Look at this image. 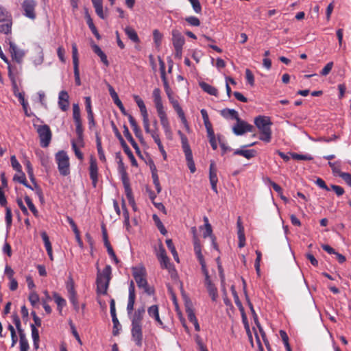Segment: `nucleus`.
I'll use <instances>...</instances> for the list:
<instances>
[{
	"label": "nucleus",
	"mask_w": 351,
	"mask_h": 351,
	"mask_svg": "<svg viewBox=\"0 0 351 351\" xmlns=\"http://www.w3.org/2000/svg\"><path fill=\"white\" fill-rule=\"evenodd\" d=\"M36 5L35 0H24L21 4L23 15L31 20H34L36 18Z\"/></svg>",
	"instance_id": "nucleus-6"
},
{
	"label": "nucleus",
	"mask_w": 351,
	"mask_h": 351,
	"mask_svg": "<svg viewBox=\"0 0 351 351\" xmlns=\"http://www.w3.org/2000/svg\"><path fill=\"white\" fill-rule=\"evenodd\" d=\"M40 138V144L42 147L49 146L51 140V131L49 125L44 124L40 125H34Z\"/></svg>",
	"instance_id": "nucleus-5"
},
{
	"label": "nucleus",
	"mask_w": 351,
	"mask_h": 351,
	"mask_svg": "<svg viewBox=\"0 0 351 351\" xmlns=\"http://www.w3.org/2000/svg\"><path fill=\"white\" fill-rule=\"evenodd\" d=\"M236 121L237 123L232 128L233 132L236 135L241 136L247 132H252L254 127L252 125L241 120L240 118L237 119Z\"/></svg>",
	"instance_id": "nucleus-9"
},
{
	"label": "nucleus",
	"mask_w": 351,
	"mask_h": 351,
	"mask_svg": "<svg viewBox=\"0 0 351 351\" xmlns=\"http://www.w3.org/2000/svg\"><path fill=\"white\" fill-rule=\"evenodd\" d=\"M201 267H202V271L204 275L205 276V285H206V288L215 286L214 284H213L211 282L206 265H203Z\"/></svg>",
	"instance_id": "nucleus-44"
},
{
	"label": "nucleus",
	"mask_w": 351,
	"mask_h": 351,
	"mask_svg": "<svg viewBox=\"0 0 351 351\" xmlns=\"http://www.w3.org/2000/svg\"><path fill=\"white\" fill-rule=\"evenodd\" d=\"M53 299L55 300V302L56 303L58 306V309L60 312L62 311V309L64 306H66V300L62 298L58 293L56 292H54L53 293Z\"/></svg>",
	"instance_id": "nucleus-35"
},
{
	"label": "nucleus",
	"mask_w": 351,
	"mask_h": 351,
	"mask_svg": "<svg viewBox=\"0 0 351 351\" xmlns=\"http://www.w3.org/2000/svg\"><path fill=\"white\" fill-rule=\"evenodd\" d=\"M41 237L43 239V241L44 242V245L45 247V249H50L52 248L51 243L49 241V238L45 231H43L40 233Z\"/></svg>",
	"instance_id": "nucleus-53"
},
{
	"label": "nucleus",
	"mask_w": 351,
	"mask_h": 351,
	"mask_svg": "<svg viewBox=\"0 0 351 351\" xmlns=\"http://www.w3.org/2000/svg\"><path fill=\"white\" fill-rule=\"evenodd\" d=\"M234 155H239L245 157L247 159H251L256 155V151L254 149H237L234 152Z\"/></svg>",
	"instance_id": "nucleus-28"
},
{
	"label": "nucleus",
	"mask_w": 351,
	"mask_h": 351,
	"mask_svg": "<svg viewBox=\"0 0 351 351\" xmlns=\"http://www.w3.org/2000/svg\"><path fill=\"white\" fill-rule=\"evenodd\" d=\"M209 180L211 185L212 190L216 193H218L217 190V168L215 162L213 160L210 161L209 166Z\"/></svg>",
	"instance_id": "nucleus-11"
},
{
	"label": "nucleus",
	"mask_w": 351,
	"mask_h": 351,
	"mask_svg": "<svg viewBox=\"0 0 351 351\" xmlns=\"http://www.w3.org/2000/svg\"><path fill=\"white\" fill-rule=\"evenodd\" d=\"M254 124L260 131L259 139L265 143H269L271 139V125L272 123L269 117L258 116L254 119Z\"/></svg>",
	"instance_id": "nucleus-1"
},
{
	"label": "nucleus",
	"mask_w": 351,
	"mask_h": 351,
	"mask_svg": "<svg viewBox=\"0 0 351 351\" xmlns=\"http://www.w3.org/2000/svg\"><path fill=\"white\" fill-rule=\"evenodd\" d=\"M142 117H143V127H144L145 132L147 134L151 133V132L153 131V130L150 129L148 114H147V115L145 114V115L142 116Z\"/></svg>",
	"instance_id": "nucleus-58"
},
{
	"label": "nucleus",
	"mask_w": 351,
	"mask_h": 351,
	"mask_svg": "<svg viewBox=\"0 0 351 351\" xmlns=\"http://www.w3.org/2000/svg\"><path fill=\"white\" fill-rule=\"evenodd\" d=\"M237 235L239 239V247H243L245 245V236L244 227L241 217H238L237 221Z\"/></svg>",
	"instance_id": "nucleus-15"
},
{
	"label": "nucleus",
	"mask_w": 351,
	"mask_h": 351,
	"mask_svg": "<svg viewBox=\"0 0 351 351\" xmlns=\"http://www.w3.org/2000/svg\"><path fill=\"white\" fill-rule=\"evenodd\" d=\"M75 125V132L77 136L78 144L82 145L83 144V127L82 119H73Z\"/></svg>",
	"instance_id": "nucleus-22"
},
{
	"label": "nucleus",
	"mask_w": 351,
	"mask_h": 351,
	"mask_svg": "<svg viewBox=\"0 0 351 351\" xmlns=\"http://www.w3.org/2000/svg\"><path fill=\"white\" fill-rule=\"evenodd\" d=\"M86 18L87 19V25H88L90 29L91 30L92 33L95 36V37L97 38V39H99L100 38V35L96 28V27L95 26L94 23H93V21L90 17V16L89 15L88 11L86 12Z\"/></svg>",
	"instance_id": "nucleus-34"
},
{
	"label": "nucleus",
	"mask_w": 351,
	"mask_h": 351,
	"mask_svg": "<svg viewBox=\"0 0 351 351\" xmlns=\"http://www.w3.org/2000/svg\"><path fill=\"white\" fill-rule=\"evenodd\" d=\"M93 5L95 9V12L97 13V14L101 19H104L102 1L93 3Z\"/></svg>",
	"instance_id": "nucleus-47"
},
{
	"label": "nucleus",
	"mask_w": 351,
	"mask_h": 351,
	"mask_svg": "<svg viewBox=\"0 0 351 351\" xmlns=\"http://www.w3.org/2000/svg\"><path fill=\"white\" fill-rule=\"evenodd\" d=\"M199 86H200L201 88L204 92L207 93L208 94H209L210 95H213V96H217L218 90L215 87H214L206 82L199 83Z\"/></svg>",
	"instance_id": "nucleus-31"
},
{
	"label": "nucleus",
	"mask_w": 351,
	"mask_h": 351,
	"mask_svg": "<svg viewBox=\"0 0 351 351\" xmlns=\"http://www.w3.org/2000/svg\"><path fill=\"white\" fill-rule=\"evenodd\" d=\"M206 289H207L209 295L211 297L212 300L213 301H215L218 296L217 290V288L215 287V286L208 287Z\"/></svg>",
	"instance_id": "nucleus-63"
},
{
	"label": "nucleus",
	"mask_w": 351,
	"mask_h": 351,
	"mask_svg": "<svg viewBox=\"0 0 351 351\" xmlns=\"http://www.w3.org/2000/svg\"><path fill=\"white\" fill-rule=\"evenodd\" d=\"M153 99L156 110L164 108L161 97V91L158 88H156L154 89Z\"/></svg>",
	"instance_id": "nucleus-25"
},
{
	"label": "nucleus",
	"mask_w": 351,
	"mask_h": 351,
	"mask_svg": "<svg viewBox=\"0 0 351 351\" xmlns=\"http://www.w3.org/2000/svg\"><path fill=\"white\" fill-rule=\"evenodd\" d=\"M133 98H134V101H136L138 107L140 109L141 115L143 116L145 114V115L148 114V112H147V108L144 104L143 100L138 95H134L133 96Z\"/></svg>",
	"instance_id": "nucleus-33"
},
{
	"label": "nucleus",
	"mask_w": 351,
	"mask_h": 351,
	"mask_svg": "<svg viewBox=\"0 0 351 351\" xmlns=\"http://www.w3.org/2000/svg\"><path fill=\"white\" fill-rule=\"evenodd\" d=\"M291 158L297 160H311L313 158L310 154H299L297 153H292Z\"/></svg>",
	"instance_id": "nucleus-43"
},
{
	"label": "nucleus",
	"mask_w": 351,
	"mask_h": 351,
	"mask_svg": "<svg viewBox=\"0 0 351 351\" xmlns=\"http://www.w3.org/2000/svg\"><path fill=\"white\" fill-rule=\"evenodd\" d=\"M166 244H167V246L169 248V250L171 251L175 261L178 262L179 261L178 254V252H177L175 247H174L172 240L167 239Z\"/></svg>",
	"instance_id": "nucleus-40"
},
{
	"label": "nucleus",
	"mask_w": 351,
	"mask_h": 351,
	"mask_svg": "<svg viewBox=\"0 0 351 351\" xmlns=\"http://www.w3.org/2000/svg\"><path fill=\"white\" fill-rule=\"evenodd\" d=\"M60 173L66 176L70 173L69 158L64 151H59L55 156Z\"/></svg>",
	"instance_id": "nucleus-4"
},
{
	"label": "nucleus",
	"mask_w": 351,
	"mask_h": 351,
	"mask_svg": "<svg viewBox=\"0 0 351 351\" xmlns=\"http://www.w3.org/2000/svg\"><path fill=\"white\" fill-rule=\"evenodd\" d=\"M172 43L174 47H183L184 45V37L177 29L172 30Z\"/></svg>",
	"instance_id": "nucleus-18"
},
{
	"label": "nucleus",
	"mask_w": 351,
	"mask_h": 351,
	"mask_svg": "<svg viewBox=\"0 0 351 351\" xmlns=\"http://www.w3.org/2000/svg\"><path fill=\"white\" fill-rule=\"evenodd\" d=\"M66 287L69 295L76 293V292L75 291L74 282H73V279L70 278L67 281Z\"/></svg>",
	"instance_id": "nucleus-56"
},
{
	"label": "nucleus",
	"mask_w": 351,
	"mask_h": 351,
	"mask_svg": "<svg viewBox=\"0 0 351 351\" xmlns=\"http://www.w3.org/2000/svg\"><path fill=\"white\" fill-rule=\"evenodd\" d=\"M183 152L185 154L186 160L187 162V165H188L189 169H190V171L192 173H195L196 171V168H195V162L193 161V154H192V151H191V148L184 149V150H183Z\"/></svg>",
	"instance_id": "nucleus-23"
},
{
	"label": "nucleus",
	"mask_w": 351,
	"mask_h": 351,
	"mask_svg": "<svg viewBox=\"0 0 351 351\" xmlns=\"http://www.w3.org/2000/svg\"><path fill=\"white\" fill-rule=\"evenodd\" d=\"M128 300L127 304V312L130 315L134 310V306L135 303L136 295H135V286L133 280H131L129 285L128 289Z\"/></svg>",
	"instance_id": "nucleus-12"
},
{
	"label": "nucleus",
	"mask_w": 351,
	"mask_h": 351,
	"mask_svg": "<svg viewBox=\"0 0 351 351\" xmlns=\"http://www.w3.org/2000/svg\"><path fill=\"white\" fill-rule=\"evenodd\" d=\"M92 49L95 53H96L99 58L101 61L106 66H109V62L105 53L101 49V48L96 44L92 45Z\"/></svg>",
	"instance_id": "nucleus-27"
},
{
	"label": "nucleus",
	"mask_w": 351,
	"mask_h": 351,
	"mask_svg": "<svg viewBox=\"0 0 351 351\" xmlns=\"http://www.w3.org/2000/svg\"><path fill=\"white\" fill-rule=\"evenodd\" d=\"M169 100V102L171 104L173 108L176 110L177 113L181 112L183 110L182 109L181 106L179 104V102L178 100H176L173 96L170 97L168 98Z\"/></svg>",
	"instance_id": "nucleus-52"
},
{
	"label": "nucleus",
	"mask_w": 351,
	"mask_h": 351,
	"mask_svg": "<svg viewBox=\"0 0 351 351\" xmlns=\"http://www.w3.org/2000/svg\"><path fill=\"white\" fill-rule=\"evenodd\" d=\"M121 145L123 147V149L125 153L128 155V156L130 159L132 165L133 166H136L137 165V161H136V158H135L132 152L131 151L130 147L126 144L125 141H124L123 144H121Z\"/></svg>",
	"instance_id": "nucleus-36"
},
{
	"label": "nucleus",
	"mask_w": 351,
	"mask_h": 351,
	"mask_svg": "<svg viewBox=\"0 0 351 351\" xmlns=\"http://www.w3.org/2000/svg\"><path fill=\"white\" fill-rule=\"evenodd\" d=\"M128 120L133 129L135 136L139 139L140 141H142L143 140V134L140 128L138 126L136 120L132 115L128 116Z\"/></svg>",
	"instance_id": "nucleus-24"
},
{
	"label": "nucleus",
	"mask_w": 351,
	"mask_h": 351,
	"mask_svg": "<svg viewBox=\"0 0 351 351\" xmlns=\"http://www.w3.org/2000/svg\"><path fill=\"white\" fill-rule=\"evenodd\" d=\"M188 1L191 3L195 12L199 14L202 12V6H201V4H200L199 0H188Z\"/></svg>",
	"instance_id": "nucleus-57"
},
{
	"label": "nucleus",
	"mask_w": 351,
	"mask_h": 351,
	"mask_svg": "<svg viewBox=\"0 0 351 351\" xmlns=\"http://www.w3.org/2000/svg\"><path fill=\"white\" fill-rule=\"evenodd\" d=\"M221 114L226 119L237 120L239 119L238 112L234 109L226 108L221 111Z\"/></svg>",
	"instance_id": "nucleus-29"
},
{
	"label": "nucleus",
	"mask_w": 351,
	"mask_h": 351,
	"mask_svg": "<svg viewBox=\"0 0 351 351\" xmlns=\"http://www.w3.org/2000/svg\"><path fill=\"white\" fill-rule=\"evenodd\" d=\"M206 231L204 232L203 236L204 238L207 237H210L213 241V244L214 245V247L217 249V245L215 243V237L212 235V227L210 223L204 224Z\"/></svg>",
	"instance_id": "nucleus-42"
},
{
	"label": "nucleus",
	"mask_w": 351,
	"mask_h": 351,
	"mask_svg": "<svg viewBox=\"0 0 351 351\" xmlns=\"http://www.w3.org/2000/svg\"><path fill=\"white\" fill-rule=\"evenodd\" d=\"M77 143H78L77 141L75 142L74 140L71 141L72 149L75 152V154L76 157L78 159L82 160L83 159V154L80 152V150L77 147Z\"/></svg>",
	"instance_id": "nucleus-51"
},
{
	"label": "nucleus",
	"mask_w": 351,
	"mask_h": 351,
	"mask_svg": "<svg viewBox=\"0 0 351 351\" xmlns=\"http://www.w3.org/2000/svg\"><path fill=\"white\" fill-rule=\"evenodd\" d=\"M156 111L165 134L167 138L171 140L172 138V131L165 108L156 110Z\"/></svg>",
	"instance_id": "nucleus-7"
},
{
	"label": "nucleus",
	"mask_w": 351,
	"mask_h": 351,
	"mask_svg": "<svg viewBox=\"0 0 351 351\" xmlns=\"http://www.w3.org/2000/svg\"><path fill=\"white\" fill-rule=\"evenodd\" d=\"M29 301L34 306L39 301V296L35 291H32L29 295Z\"/></svg>",
	"instance_id": "nucleus-59"
},
{
	"label": "nucleus",
	"mask_w": 351,
	"mask_h": 351,
	"mask_svg": "<svg viewBox=\"0 0 351 351\" xmlns=\"http://www.w3.org/2000/svg\"><path fill=\"white\" fill-rule=\"evenodd\" d=\"M12 17L3 19L0 22V32L5 34H10L12 32Z\"/></svg>",
	"instance_id": "nucleus-21"
},
{
	"label": "nucleus",
	"mask_w": 351,
	"mask_h": 351,
	"mask_svg": "<svg viewBox=\"0 0 351 351\" xmlns=\"http://www.w3.org/2000/svg\"><path fill=\"white\" fill-rule=\"evenodd\" d=\"M104 245L107 248V251H108L109 256L111 257V258L114 261V262L116 264H118L119 261L112 246L110 245V244L108 240L107 235L106 234H104Z\"/></svg>",
	"instance_id": "nucleus-30"
},
{
	"label": "nucleus",
	"mask_w": 351,
	"mask_h": 351,
	"mask_svg": "<svg viewBox=\"0 0 351 351\" xmlns=\"http://www.w3.org/2000/svg\"><path fill=\"white\" fill-rule=\"evenodd\" d=\"M333 66V62H330L326 64V66L322 69L320 72V74L323 76L327 75L332 70Z\"/></svg>",
	"instance_id": "nucleus-62"
},
{
	"label": "nucleus",
	"mask_w": 351,
	"mask_h": 351,
	"mask_svg": "<svg viewBox=\"0 0 351 351\" xmlns=\"http://www.w3.org/2000/svg\"><path fill=\"white\" fill-rule=\"evenodd\" d=\"M112 269L110 265H106L102 272L98 270L97 275V291L99 294L105 295L111 279Z\"/></svg>",
	"instance_id": "nucleus-3"
},
{
	"label": "nucleus",
	"mask_w": 351,
	"mask_h": 351,
	"mask_svg": "<svg viewBox=\"0 0 351 351\" xmlns=\"http://www.w3.org/2000/svg\"><path fill=\"white\" fill-rule=\"evenodd\" d=\"M72 59L73 64V72L75 77V82L77 86L81 85V80L80 77V70H79V57H78V50L77 47L75 43L72 44Z\"/></svg>",
	"instance_id": "nucleus-8"
},
{
	"label": "nucleus",
	"mask_w": 351,
	"mask_h": 351,
	"mask_svg": "<svg viewBox=\"0 0 351 351\" xmlns=\"http://www.w3.org/2000/svg\"><path fill=\"white\" fill-rule=\"evenodd\" d=\"M178 134L180 136V139H181L182 149L184 150V149L191 148L187 137L180 130H179L178 132Z\"/></svg>",
	"instance_id": "nucleus-48"
},
{
	"label": "nucleus",
	"mask_w": 351,
	"mask_h": 351,
	"mask_svg": "<svg viewBox=\"0 0 351 351\" xmlns=\"http://www.w3.org/2000/svg\"><path fill=\"white\" fill-rule=\"evenodd\" d=\"M186 21L191 26L197 27L200 25V21L196 16H189L186 18Z\"/></svg>",
	"instance_id": "nucleus-60"
},
{
	"label": "nucleus",
	"mask_w": 351,
	"mask_h": 351,
	"mask_svg": "<svg viewBox=\"0 0 351 351\" xmlns=\"http://www.w3.org/2000/svg\"><path fill=\"white\" fill-rule=\"evenodd\" d=\"M132 276L138 287L139 289H143L144 291L149 295L153 294L154 290L149 287L146 279L147 272L145 268L143 266H136L132 267Z\"/></svg>",
	"instance_id": "nucleus-2"
},
{
	"label": "nucleus",
	"mask_w": 351,
	"mask_h": 351,
	"mask_svg": "<svg viewBox=\"0 0 351 351\" xmlns=\"http://www.w3.org/2000/svg\"><path fill=\"white\" fill-rule=\"evenodd\" d=\"M339 177L351 186V173L342 172L339 173Z\"/></svg>",
	"instance_id": "nucleus-64"
},
{
	"label": "nucleus",
	"mask_w": 351,
	"mask_h": 351,
	"mask_svg": "<svg viewBox=\"0 0 351 351\" xmlns=\"http://www.w3.org/2000/svg\"><path fill=\"white\" fill-rule=\"evenodd\" d=\"M152 218H153V220H154L156 226L160 230V233L163 235H165L167 234V231L165 229L163 223H162V221L160 219V218L158 217V216L157 215L154 214V215H153Z\"/></svg>",
	"instance_id": "nucleus-39"
},
{
	"label": "nucleus",
	"mask_w": 351,
	"mask_h": 351,
	"mask_svg": "<svg viewBox=\"0 0 351 351\" xmlns=\"http://www.w3.org/2000/svg\"><path fill=\"white\" fill-rule=\"evenodd\" d=\"M160 265L162 268L168 269L169 265V259L167 256L166 251L162 246H160L156 253Z\"/></svg>",
	"instance_id": "nucleus-17"
},
{
	"label": "nucleus",
	"mask_w": 351,
	"mask_h": 351,
	"mask_svg": "<svg viewBox=\"0 0 351 351\" xmlns=\"http://www.w3.org/2000/svg\"><path fill=\"white\" fill-rule=\"evenodd\" d=\"M231 289L232 291V295L234 296V302H235L236 305L238 306V308H239V310L242 312L243 317L244 318L245 315H244V313H243V311H244L243 306L242 305L241 302L240 301V300L239 298V296L237 293V291L234 289V286H232Z\"/></svg>",
	"instance_id": "nucleus-41"
},
{
	"label": "nucleus",
	"mask_w": 351,
	"mask_h": 351,
	"mask_svg": "<svg viewBox=\"0 0 351 351\" xmlns=\"http://www.w3.org/2000/svg\"><path fill=\"white\" fill-rule=\"evenodd\" d=\"M193 245H194V251L197 256V258L199 261V264L201 265V267L203 265H206L204 256L202 254L201 250V246L199 239H197V236H195V239L193 241Z\"/></svg>",
	"instance_id": "nucleus-20"
},
{
	"label": "nucleus",
	"mask_w": 351,
	"mask_h": 351,
	"mask_svg": "<svg viewBox=\"0 0 351 351\" xmlns=\"http://www.w3.org/2000/svg\"><path fill=\"white\" fill-rule=\"evenodd\" d=\"M148 315L151 317L154 318L156 322L160 325L163 326V322L160 318L159 316V311L158 307L157 305H152L150 307L148 308L147 310Z\"/></svg>",
	"instance_id": "nucleus-26"
},
{
	"label": "nucleus",
	"mask_w": 351,
	"mask_h": 351,
	"mask_svg": "<svg viewBox=\"0 0 351 351\" xmlns=\"http://www.w3.org/2000/svg\"><path fill=\"white\" fill-rule=\"evenodd\" d=\"M122 182H123V184L124 185V189H125V192L126 197H127L128 200H130L131 198H134V197L132 195V189H131V188L130 186L129 180L128 179V180H123Z\"/></svg>",
	"instance_id": "nucleus-49"
},
{
	"label": "nucleus",
	"mask_w": 351,
	"mask_h": 351,
	"mask_svg": "<svg viewBox=\"0 0 351 351\" xmlns=\"http://www.w3.org/2000/svg\"><path fill=\"white\" fill-rule=\"evenodd\" d=\"M89 174L92 184L95 187L98 181V167L97 160L93 156L90 158Z\"/></svg>",
	"instance_id": "nucleus-13"
},
{
	"label": "nucleus",
	"mask_w": 351,
	"mask_h": 351,
	"mask_svg": "<svg viewBox=\"0 0 351 351\" xmlns=\"http://www.w3.org/2000/svg\"><path fill=\"white\" fill-rule=\"evenodd\" d=\"M69 96L66 90H61L58 95V106L60 109L65 112L69 107Z\"/></svg>",
	"instance_id": "nucleus-14"
},
{
	"label": "nucleus",
	"mask_w": 351,
	"mask_h": 351,
	"mask_svg": "<svg viewBox=\"0 0 351 351\" xmlns=\"http://www.w3.org/2000/svg\"><path fill=\"white\" fill-rule=\"evenodd\" d=\"M132 339L135 344L141 347L143 345V328L142 325L131 324Z\"/></svg>",
	"instance_id": "nucleus-10"
},
{
	"label": "nucleus",
	"mask_w": 351,
	"mask_h": 351,
	"mask_svg": "<svg viewBox=\"0 0 351 351\" xmlns=\"http://www.w3.org/2000/svg\"><path fill=\"white\" fill-rule=\"evenodd\" d=\"M25 201L28 208L33 213V214L34 215H37L38 210H37L36 206H34V204H33V202H32V199H30V197H29L28 196H25Z\"/></svg>",
	"instance_id": "nucleus-54"
},
{
	"label": "nucleus",
	"mask_w": 351,
	"mask_h": 351,
	"mask_svg": "<svg viewBox=\"0 0 351 351\" xmlns=\"http://www.w3.org/2000/svg\"><path fill=\"white\" fill-rule=\"evenodd\" d=\"M73 119H81L80 108L77 104H73Z\"/></svg>",
	"instance_id": "nucleus-61"
},
{
	"label": "nucleus",
	"mask_w": 351,
	"mask_h": 351,
	"mask_svg": "<svg viewBox=\"0 0 351 351\" xmlns=\"http://www.w3.org/2000/svg\"><path fill=\"white\" fill-rule=\"evenodd\" d=\"M246 298H247V303H248L249 307H250L252 314L254 315V318L257 327L259 328V330H260L261 333L262 334L263 337H264L265 333H264L263 329L261 328L260 324L258 323V322L257 320V315H256V314L255 313V311L254 309L253 305L251 303V302L250 301V300L247 298V296H246Z\"/></svg>",
	"instance_id": "nucleus-46"
},
{
	"label": "nucleus",
	"mask_w": 351,
	"mask_h": 351,
	"mask_svg": "<svg viewBox=\"0 0 351 351\" xmlns=\"http://www.w3.org/2000/svg\"><path fill=\"white\" fill-rule=\"evenodd\" d=\"M13 322L16 326L19 335L25 334L23 330L21 328V320L17 315H13Z\"/></svg>",
	"instance_id": "nucleus-55"
},
{
	"label": "nucleus",
	"mask_w": 351,
	"mask_h": 351,
	"mask_svg": "<svg viewBox=\"0 0 351 351\" xmlns=\"http://www.w3.org/2000/svg\"><path fill=\"white\" fill-rule=\"evenodd\" d=\"M10 162L12 168L16 170L17 172H21L22 171V167L19 162V161L16 160V158L15 156H12L10 158Z\"/></svg>",
	"instance_id": "nucleus-50"
},
{
	"label": "nucleus",
	"mask_w": 351,
	"mask_h": 351,
	"mask_svg": "<svg viewBox=\"0 0 351 351\" xmlns=\"http://www.w3.org/2000/svg\"><path fill=\"white\" fill-rule=\"evenodd\" d=\"M145 313L144 306L138 308L130 317L131 324L142 325V320Z\"/></svg>",
	"instance_id": "nucleus-16"
},
{
	"label": "nucleus",
	"mask_w": 351,
	"mask_h": 351,
	"mask_svg": "<svg viewBox=\"0 0 351 351\" xmlns=\"http://www.w3.org/2000/svg\"><path fill=\"white\" fill-rule=\"evenodd\" d=\"M125 33L127 35V36L134 43H138L140 42L136 32L132 27H126L125 28Z\"/></svg>",
	"instance_id": "nucleus-32"
},
{
	"label": "nucleus",
	"mask_w": 351,
	"mask_h": 351,
	"mask_svg": "<svg viewBox=\"0 0 351 351\" xmlns=\"http://www.w3.org/2000/svg\"><path fill=\"white\" fill-rule=\"evenodd\" d=\"M19 337L20 351H28L29 349V345L25 337V334H21Z\"/></svg>",
	"instance_id": "nucleus-38"
},
{
	"label": "nucleus",
	"mask_w": 351,
	"mask_h": 351,
	"mask_svg": "<svg viewBox=\"0 0 351 351\" xmlns=\"http://www.w3.org/2000/svg\"><path fill=\"white\" fill-rule=\"evenodd\" d=\"M118 170L121 175L122 181L128 179V173L125 168L124 163L123 162L122 158L121 157H119Z\"/></svg>",
	"instance_id": "nucleus-37"
},
{
	"label": "nucleus",
	"mask_w": 351,
	"mask_h": 351,
	"mask_svg": "<svg viewBox=\"0 0 351 351\" xmlns=\"http://www.w3.org/2000/svg\"><path fill=\"white\" fill-rule=\"evenodd\" d=\"M9 45V49L12 59L16 60L17 62L20 63L23 58V53L18 49L17 47L14 43L10 41Z\"/></svg>",
	"instance_id": "nucleus-19"
},
{
	"label": "nucleus",
	"mask_w": 351,
	"mask_h": 351,
	"mask_svg": "<svg viewBox=\"0 0 351 351\" xmlns=\"http://www.w3.org/2000/svg\"><path fill=\"white\" fill-rule=\"evenodd\" d=\"M97 152H98V155H99V158L100 160L105 162L106 157H105L104 152L102 149L101 140H100L99 137H98V136L97 137Z\"/></svg>",
	"instance_id": "nucleus-45"
}]
</instances>
